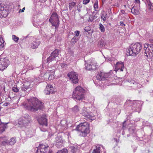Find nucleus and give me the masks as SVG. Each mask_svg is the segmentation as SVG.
<instances>
[{"instance_id":"nucleus-1","label":"nucleus","mask_w":153,"mask_h":153,"mask_svg":"<svg viewBox=\"0 0 153 153\" xmlns=\"http://www.w3.org/2000/svg\"><path fill=\"white\" fill-rule=\"evenodd\" d=\"M28 101L27 108L32 111L35 112L43 108V103L36 98H31L28 100Z\"/></svg>"},{"instance_id":"nucleus-2","label":"nucleus","mask_w":153,"mask_h":153,"mask_svg":"<svg viewBox=\"0 0 153 153\" xmlns=\"http://www.w3.org/2000/svg\"><path fill=\"white\" fill-rule=\"evenodd\" d=\"M142 48L141 43L137 42L134 44H131L129 48L127 49V55H136L140 52Z\"/></svg>"},{"instance_id":"nucleus-3","label":"nucleus","mask_w":153,"mask_h":153,"mask_svg":"<svg viewBox=\"0 0 153 153\" xmlns=\"http://www.w3.org/2000/svg\"><path fill=\"white\" fill-rule=\"evenodd\" d=\"M85 91L81 86L77 87L73 91L72 95L73 98L77 100H82L85 97Z\"/></svg>"},{"instance_id":"nucleus-4","label":"nucleus","mask_w":153,"mask_h":153,"mask_svg":"<svg viewBox=\"0 0 153 153\" xmlns=\"http://www.w3.org/2000/svg\"><path fill=\"white\" fill-rule=\"evenodd\" d=\"M76 130L81 131L82 136L85 137L89 132V125L86 122L81 123L77 126Z\"/></svg>"},{"instance_id":"nucleus-5","label":"nucleus","mask_w":153,"mask_h":153,"mask_svg":"<svg viewBox=\"0 0 153 153\" xmlns=\"http://www.w3.org/2000/svg\"><path fill=\"white\" fill-rule=\"evenodd\" d=\"M31 121L30 117L28 114H25L24 117H20L19 119L18 124L20 127L25 126Z\"/></svg>"},{"instance_id":"nucleus-6","label":"nucleus","mask_w":153,"mask_h":153,"mask_svg":"<svg viewBox=\"0 0 153 153\" xmlns=\"http://www.w3.org/2000/svg\"><path fill=\"white\" fill-rule=\"evenodd\" d=\"M81 113L85 117V119L87 120H93L95 118L94 114L85 107L83 108Z\"/></svg>"},{"instance_id":"nucleus-7","label":"nucleus","mask_w":153,"mask_h":153,"mask_svg":"<svg viewBox=\"0 0 153 153\" xmlns=\"http://www.w3.org/2000/svg\"><path fill=\"white\" fill-rule=\"evenodd\" d=\"M85 67L86 69L91 70H95L97 68V63L95 60L91 59L87 61H85Z\"/></svg>"},{"instance_id":"nucleus-8","label":"nucleus","mask_w":153,"mask_h":153,"mask_svg":"<svg viewBox=\"0 0 153 153\" xmlns=\"http://www.w3.org/2000/svg\"><path fill=\"white\" fill-rule=\"evenodd\" d=\"M59 53V51L57 49H56L53 51L51 53L49 57L47 59V63H50L53 61L56 60V59L58 60Z\"/></svg>"},{"instance_id":"nucleus-9","label":"nucleus","mask_w":153,"mask_h":153,"mask_svg":"<svg viewBox=\"0 0 153 153\" xmlns=\"http://www.w3.org/2000/svg\"><path fill=\"white\" fill-rule=\"evenodd\" d=\"M0 18L6 17L8 14V8L4 4H0Z\"/></svg>"},{"instance_id":"nucleus-10","label":"nucleus","mask_w":153,"mask_h":153,"mask_svg":"<svg viewBox=\"0 0 153 153\" xmlns=\"http://www.w3.org/2000/svg\"><path fill=\"white\" fill-rule=\"evenodd\" d=\"M10 62L7 58L0 59V70H3L8 65Z\"/></svg>"},{"instance_id":"nucleus-11","label":"nucleus","mask_w":153,"mask_h":153,"mask_svg":"<svg viewBox=\"0 0 153 153\" xmlns=\"http://www.w3.org/2000/svg\"><path fill=\"white\" fill-rule=\"evenodd\" d=\"M68 76L74 83L76 84L78 82V75L76 72H71L68 74Z\"/></svg>"},{"instance_id":"nucleus-12","label":"nucleus","mask_w":153,"mask_h":153,"mask_svg":"<svg viewBox=\"0 0 153 153\" xmlns=\"http://www.w3.org/2000/svg\"><path fill=\"white\" fill-rule=\"evenodd\" d=\"M49 148L47 145L46 146L42 144H40L38 147L37 153H47Z\"/></svg>"},{"instance_id":"nucleus-13","label":"nucleus","mask_w":153,"mask_h":153,"mask_svg":"<svg viewBox=\"0 0 153 153\" xmlns=\"http://www.w3.org/2000/svg\"><path fill=\"white\" fill-rule=\"evenodd\" d=\"M110 75L109 73L100 72L97 74V79L100 80H105Z\"/></svg>"},{"instance_id":"nucleus-14","label":"nucleus","mask_w":153,"mask_h":153,"mask_svg":"<svg viewBox=\"0 0 153 153\" xmlns=\"http://www.w3.org/2000/svg\"><path fill=\"white\" fill-rule=\"evenodd\" d=\"M37 120L39 124L40 125L45 126H47V120L45 116L43 115L39 117Z\"/></svg>"},{"instance_id":"nucleus-15","label":"nucleus","mask_w":153,"mask_h":153,"mask_svg":"<svg viewBox=\"0 0 153 153\" xmlns=\"http://www.w3.org/2000/svg\"><path fill=\"white\" fill-rule=\"evenodd\" d=\"M54 91V89L53 86L51 85H47L46 88L44 91V92L46 94H53Z\"/></svg>"},{"instance_id":"nucleus-16","label":"nucleus","mask_w":153,"mask_h":153,"mask_svg":"<svg viewBox=\"0 0 153 153\" xmlns=\"http://www.w3.org/2000/svg\"><path fill=\"white\" fill-rule=\"evenodd\" d=\"M21 89L22 91H25L30 88L29 83L28 82H25L21 84Z\"/></svg>"},{"instance_id":"nucleus-17","label":"nucleus","mask_w":153,"mask_h":153,"mask_svg":"<svg viewBox=\"0 0 153 153\" xmlns=\"http://www.w3.org/2000/svg\"><path fill=\"white\" fill-rule=\"evenodd\" d=\"M116 67L118 70H120L121 71H123L124 69V64L121 62H117Z\"/></svg>"},{"instance_id":"nucleus-18","label":"nucleus","mask_w":153,"mask_h":153,"mask_svg":"<svg viewBox=\"0 0 153 153\" xmlns=\"http://www.w3.org/2000/svg\"><path fill=\"white\" fill-rule=\"evenodd\" d=\"M144 48L145 49L147 50V48L149 51H150V52L151 51H153V45L152 44H149L147 43H146L144 44Z\"/></svg>"},{"instance_id":"nucleus-19","label":"nucleus","mask_w":153,"mask_h":153,"mask_svg":"<svg viewBox=\"0 0 153 153\" xmlns=\"http://www.w3.org/2000/svg\"><path fill=\"white\" fill-rule=\"evenodd\" d=\"M56 145L58 147L60 148L62 146L63 141L61 138L57 137L56 138Z\"/></svg>"},{"instance_id":"nucleus-20","label":"nucleus","mask_w":153,"mask_h":153,"mask_svg":"<svg viewBox=\"0 0 153 153\" xmlns=\"http://www.w3.org/2000/svg\"><path fill=\"white\" fill-rule=\"evenodd\" d=\"M57 19H59L57 14L55 12H53L49 19V22H51L52 20H54Z\"/></svg>"},{"instance_id":"nucleus-21","label":"nucleus","mask_w":153,"mask_h":153,"mask_svg":"<svg viewBox=\"0 0 153 153\" xmlns=\"http://www.w3.org/2000/svg\"><path fill=\"white\" fill-rule=\"evenodd\" d=\"M7 137H0V142H1L3 145H5L9 143L7 140Z\"/></svg>"},{"instance_id":"nucleus-22","label":"nucleus","mask_w":153,"mask_h":153,"mask_svg":"<svg viewBox=\"0 0 153 153\" xmlns=\"http://www.w3.org/2000/svg\"><path fill=\"white\" fill-rule=\"evenodd\" d=\"M53 26L55 27V28L58 27L59 25V19H57L54 20H52L51 22H50Z\"/></svg>"},{"instance_id":"nucleus-23","label":"nucleus","mask_w":153,"mask_h":153,"mask_svg":"<svg viewBox=\"0 0 153 153\" xmlns=\"http://www.w3.org/2000/svg\"><path fill=\"white\" fill-rule=\"evenodd\" d=\"M39 41H33L31 44V47L33 49H35L37 48L39 45Z\"/></svg>"},{"instance_id":"nucleus-24","label":"nucleus","mask_w":153,"mask_h":153,"mask_svg":"<svg viewBox=\"0 0 153 153\" xmlns=\"http://www.w3.org/2000/svg\"><path fill=\"white\" fill-rule=\"evenodd\" d=\"M71 152L74 153L79 150V147L76 145L71 146L70 147Z\"/></svg>"},{"instance_id":"nucleus-25","label":"nucleus","mask_w":153,"mask_h":153,"mask_svg":"<svg viewBox=\"0 0 153 153\" xmlns=\"http://www.w3.org/2000/svg\"><path fill=\"white\" fill-rule=\"evenodd\" d=\"M100 146L97 145L96 146V149L94 150L93 153H102V152L100 150ZM104 153H105V152Z\"/></svg>"},{"instance_id":"nucleus-26","label":"nucleus","mask_w":153,"mask_h":153,"mask_svg":"<svg viewBox=\"0 0 153 153\" xmlns=\"http://www.w3.org/2000/svg\"><path fill=\"white\" fill-rule=\"evenodd\" d=\"M101 18L104 21H105L108 18L107 15L105 12L104 11L101 13Z\"/></svg>"},{"instance_id":"nucleus-27","label":"nucleus","mask_w":153,"mask_h":153,"mask_svg":"<svg viewBox=\"0 0 153 153\" xmlns=\"http://www.w3.org/2000/svg\"><path fill=\"white\" fill-rule=\"evenodd\" d=\"M73 112L75 113H77L79 111V109L78 105H76L72 108Z\"/></svg>"},{"instance_id":"nucleus-28","label":"nucleus","mask_w":153,"mask_h":153,"mask_svg":"<svg viewBox=\"0 0 153 153\" xmlns=\"http://www.w3.org/2000/svg\"><path fill=\"white\" fill-rule=\"evenodd\" d=\"M4 41L1 37H0V50L2 49L4 47Z\"/></svg>"},{"instance_id":"nucleus-29","label":"nucleus","mask_w":153,"mask_h":153,"mask_svg":"<svg viewBox=\"0 0 153 153\" xmlns=\"http://www.w3.org/2000/svg\"><path fill=\"white\" fill-rule=\"evenodd\" d=\"M16 142L15 138L12 137L11 138L9 142V143L11 145H12L14 144Z\"/></svg>"},{"instance_id":"nucleus-30","label":"nucleus","mask_w":153,"mask_h":153,"mask_svg":"<svg viewBox=\"0 0 153 153\" xmlns=\"http://www.w3.org/2000/svg\"><path fill=\"white\" fill-rule=\"evenodd\" d=\"M79 39L78 37H76L75 36H74L71 40V42L72 44H74L75 43H76L77 41Z\"/></svg>"},{"instance_id":"nucleus-31","label":"nucleus","mask_w":153,"mask_h":153,"mask_svg":"<svg viewBox=\"0 0 153 153\" xmlns=\"http://www.w3.org/2000/svg\"><path fill=\"white\" fill-rule=\"evenodd\" d=\"M76 4V2H72L70 3L69 4L70 10H71L74 7Z\"/></svg>"},{"instance_id":"nucleus-32","label":"nucleus","mask_w":153,"mask_h":153,"mask_svg":"<svg viewBox=\"0 0 153 153\" xmlns=\"http://www.w3.org/2000/svg\"><path fill=\"white\" fill-rule=\"evenodd\" d=\"M131 11L132 13L134 14H137L138 13V10L137 9H135L134 7L132 8Z\"/></svg>"},{"instance_id":"nucleus-33","label":"nucleus","mask_w":153,"mask_h":153,"mask_svg":"<svg viewBox=\"0 0 153 153\" xmlns=\"http://www.w3.org/2000/svg\"><path fill=\"white\" fill-rule=\"evenodd\" d=\"M68 150L66 149H62L61 150H59L56 153H68Z\"/></svg>"},{"instance_id":"nucleus-34","label":"nucleus","mask_w":153,"mask_h":153,"mask_svg":"<svg viewBox=\"0 0 153 153\" xmlns=\"http://www.w3.org/2000/svg\"><path fill=\"white\" fill-rule=\"evenodd\" d=\"M94 8L95 11H97L98 8V2L97 0H96L94 4Z\"/></svg>"},{"instance_id":"nucleus-35","label":"nucleus","mask_w":153,"mask_h":153,"mask_svg":"<svg viewBox=\"0 0 153 153\" xmlns=\"http://www.w3.org/2000/svg\"><path fill=\"white\" fill-rule=\"evenodd\" d=\"M147 7L148 9L150 11L152 12L153 11V6L152 5V4L147 5Z\"/></svg>"},{"instance_id":"nucleus-36","label":"nucleus","mask_w":153,"mask_h":153,"mask_svg":"<svg viewBox=\"0 0 153 153\" xmlns=\"http://www.w3.org/2000/svg\"><path fill=\"white\" fill-rule=\"evenodd\" d=\"M100 29L101 32H104L105 31V28L103 25L101 23L100 24Z\"/></svg>"},{"instance_id":"nucleus-37","label":"nucleus","mask_w":153,"mask_h":153,"mask_svg":"<svg viewBox=\"0 0 153 153\" xmlns=\"http://www.w3.org/2000/svg\"><path fill=\"white\" fill-rule=\"evenodd\" d=\"M12 39L16 42H17L18 41L19 38V37H17L15 35H13L12 36Z\"/></svg>"},{"instance_id":"nucleus-38","label":"nucleus","mask_w":153,"mask_h":153,"mask_svg":"<svg viewBox=\"0 0 153 153\" xmlns=\"http://www.w3.org/2000/svg\"><path fill=\"white\" fill-rule=\"evenodd\" d=\"M128 82L131 85H132L133 87V86L135 85V83L136 82L133 80H128Z\"/></svg>"},{"instance_id":"nucleus-39","label":"nucleus","mask_w":153,"mask_h":153,"mask_svg":"<svg viewBox=\"0 0 153 153\" xmlns=\"http://www.w3.org/2000/svg\"><path fill=\"white\" fill-rule=\"evenodd\" d=\"M12 89L13 91L15 92H17L19 91V89L16 86H15V85H14V87H13Z\"/></svg>"},{"instance_id":"nucleus-40","label":"nucleus","mask_w":153,"mask_h":153,"mask_svg":"<svg viewBox=\"0 0 153 153\" xmlns=\"http://www.w3.org/2000/svg\"><path fill=\"white\" fill-rule=\"evenodd\" d=\"M141 86L142 85H141L138 83H137V82H136V83H135V85H134V86H133V87L135 88H140L141 87Z\"/></svg>"},{"instance_id":"nucleus-41","label":"nucleus","mask_w":153,"mask_h":153,"mask_svg":"<svg viewBox=\"0 0 153 153\" xmlns=\"http://www.w3.org/2000/svg\"><path fill=\"white\" fill-rule=\"evenodd\" d=\"M91 17H93V18L94 19H96L97 18V16L96 15V14H95V12H94L92 13Z\"/></svg>"},{"instance_id":"nucleus-42","label":"nucleus","mask_w":153,"mask_h":153,"mask_svg":"<svg viewBox=\"0 0 153 153\" xmlns=\"http://www.w3.org/2000/svg\"><path fill=\"white\" fill-rule=\"evenodd\" d=\"M144 51H145V56H146L147 58L149 57V56H150V55L149 54V53H148V54L147 52L146 51L147 50L144 49Z\"/></svg>"},{"instance_id":"nucleus-43","label":"nucleus","mask_w":153,"mask_h":153,"mask_svg":"<svg viewBox=\"0 0 153 153\" xmlns=\"http://www.w3.org/2000/svg\"><path fill=\"white\" fill-rule=\"evenodd\" d=\"M76 34V35L75 36L78 37V36H79L80 32L79 31L76 30L74 32Z\"/></svg>"},{"instance_id":"nucleus-44","label":"nucleus","mask_w":153,"mask_h":153,"mask_svg":"<svg viewBox=\"0 0 153 153\" xmlns=\"http://www.w3.org/2000/svg\"><path fill=\"white\" fill-rule=\"evenodd\" d=\"M90 0H84L83 1V3L84 4H86L89 2Z\"/></svg>"},{"instance_id":"nucleus-45","label":"nucleus","mask_w":153,"mask_h":153,"mask_svg":"<svg viewBox=\"0 0 153 153\" xmlns=\"http://www.w3.org/2000/svg\"><path fill=\"white\" fill-rule=\"evenodd\" d=\"M94 19L93 18V17H90L89 18V19H88V22H92V21H93V20Z\"/></svg>"},{"instance_id":"nucleus-46","label":"nucleus","mask_w":153,"mask_h":153,"mask_svg":"<svg viewBox=\"0 0 153 153\" xmlns=\"http://www.w3.org/2000/svg\"><path fill=\"white\" fill-rule=\"evenodd\" d=\"M89 29V27H85V30L86 32H88V31L90 30Z\"/></svg>"},{"instance_id":"nucleus-47","label":"nucleus","mask_w":153,"mask_h":153,"mask_svg":"<svg viewBox=\"0 0 153 153\" xmlns=\"http://www.w3.org/2000/svg\"><path fill=\"white\" fill-rule=\"evenodd\" d=\"M146 2H147V5L149 4H152L151 3V2L150 1V0H146Z\"/></svg>"},{"instance_id":"nucleus-48","label":"nucleus","mask_w":153,"mask_h":153,"mask_svg":"<svg viewBox=\"0 0 153 153\" xmlns=\"http://www.w3.org/2000/svg\"><path fill=\"white\" fill-rule=\"evenodd\" d=\"M134 102V101L133 102V101H131V100H128L127 101V102H126V103H133Z\"/></svg>"},{"instance_id":"nucleus-49","label":"nucleus","mask_w":153,"mask_h":153,"mask_svg":"<svg viewBox=\"0 0 153 153\" xmlns=\"http://www.w3.org/2000/svg\"><path fill=\"white\" fill-rule=\"evenodd\" d=\"M120 25L122 27L124 26L125 25V24L123 23V22H120Z\"/></svg>"},{"instance_id":"nucleus-50","label":"nucleus","mask_w":153,"mask_h":153,"mask_svg":"<svg viewBox=\"0 0 153 153\" xmlns=\"http://www.w3.org/2000/svg\"><path fill=\"white\" fill-rule=\"evenodd\" d=\"M126 122V121H124L123 123V128H124L126 127V125H125V123Z\"/></svg>"},{"instance_id":"nucleus-51","label":"nucleus","mask_w":153,"mask_h":153,"mask_svg":"<svg viewBox=\"0 0 153 153\" xmlns=\"http://www.w3.org/2000/svg\"><path fill=\"white\" fill-rule=\"evenodd\" d=\"M100 45H102V46H103L104 45V42H102L101 41H100Z\"/></svg>"},{"instance_id":"nucleus-52","label":"nucleus","mask_w":153,"mask_h":153,"mask_svg":"<svg viewBox=\"0 0 153 153\" xmlns=\"http://www.w3.org/2000/svg\"><path fill=\"white\" fill-rule=\"evenodd\" d=\"M25 9V7H24L22 10L20 9L19 11V12H24V10Z\"/></svg>"},{"instance_id":"nucleus-53","label":"nucleus","mask_w":153,"mask_h":153,"mask_svg":"<svg viewBox=\"0 0 153 153\" xmlns=\"http://www.w3.org/2000/svg\"><path fill=\"white\" fill-rule=\"evenodd\" d=\"M149 41L152 44V43H153V39H149Z\"/></svg>"},{"instance_id":"nucleus-54","label":"nucleus","mask_w":153,"mask_h":153,"mask_svg":"<svg viewBox=\"0 0 153 153\" xmlns=\"http://www.w3.org/2000/svg\"><path fill=\"white\" fill-rule=\"evenodd\" d=\"M134 2L135 3H140V1L139 0H135Z\"/></svg>"},{"instance_id":"nucleus-55","label":"nucleus","mask_w":153,"mask_h":153,"mask_svg":"<svg viewBox=\"0 0 153 153\" xmlns=\"http://www.w3.org/2000/svg\"><path fill=\"white\" fill-rule=\"evenodd\" d=\"M129 130L130 132H131V133H132L133 132V129H131V128L129 129Z\"/></svg>"},{"instance_id":"nucleus-56","label":"nucleus","mask_w":153,"mask_h":153,"mask_svg":"<svg viewBox=\"0 0 153 153\" xmlns=\"http://www.w3.org/2000/svg\"><path fill=\"white\" fill-rule=\"evenodd\" d=\"M121 13L122 14H124L125 13V11L124 10H121Z\"/></svg>"},{"instance_id":"nucleus-57","label":"nucleus","mask_w":153,"mask_h":153,"mask_svg":"<svg viewBox=\"0 0 153 153\" xmlns=\"http://www.w3.org/2000/svg\"><path fill=\"white\" fill-rule=\"evenodd\" d=\"M52 76L51 75H51H49V77H48L49 79H52Z\"/></svg>"},{"instance_id":"nucleus-58","label":"nucleus","mask_w":153,"mask_h":153,"mask_svg":"<svg viewBox=\"0 0 153 153\" xmlns=\"http://www.w3.org/2000/svg\"><path fill=\"white\" fill-rule=\"evenodd\" d=\"M40 130L41 131H46V129H44V130H42L41 128H40Z\"/></svg>"},{"instance_id":"nucleus-59","label":"nucleus","mask_w":153,"mask_h":153,"mask_svg":"<svg viewBox=\"0 0 153 153\" xmlns=\"http://www.w3.org/2000/svg\"><path fill=\"white\" fill-rule=\"evenodd\" d=\"M48 153H52V151L51 150H49Z\"/></svg>"},{"instance_id":"nucleus-60","label":"nucleus","mask_w":153,"mask_h":153,"mask_svg":"<svg viewBox=\"0 0 153 153\" xmlns=\"http://www.w3.org/2000/svg\"><path fill=\"white\" fill-rule=\"evenodd\" d=\"M7 103H6V104H4V105H5V106H7Z\"/></svg>"},{"instance_id":"nucleus-61","label":"nucleus","mask_w":153,"mask_h":153,"mask_svg":"<svg viewBox=\"0 0 153 153\" xmlns=\"http://www.w3.org/2000/svg\"><path fill=\"white\" fill-rule=\"evenodd\" d=\"M102 0V2H104L105 1V0Z\"/></svg>"},{"instance_id":"nucleus-62","label":"nucleus","mask_w":153,"mask_h":153,"mask_svg":"<svg viewBox=\"0 0 153 153\" xmlns=\"http://www.w3.org/2000/svg\"><path fill=\"white\" fill-rule=\"evenodd\" d=\"M52 75H53V74H52Z\"/></svg>"},{"instance_id":"nucleus-63","label":"nucleus","mask_w":153,"mask_h":153,"mask_svg":"<svg viewBox=\"0 0 153 153\" xmlns=\"http://www.w3.org/2000/svg\"><path fill=\"white\" fill-rule=\"evenodd\" d=\"M52 75H53V74H52Z\"/></svg>"},{"instance_id":"nucleus-64","label":"nucleus","mask_w":153,"mask_h":153,"mask_svg":"<svg viewBox=\"0 0 153 153\" xmlns=\"http://www.w3.org/2000/svg\"><path fill=\"white\" fill-rule=\"evenodd\" d=\"M138 102V101H135V102Z\"/></svg>"}]
</instances>
